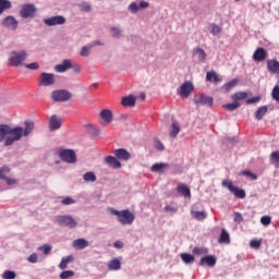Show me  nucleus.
Returning <instances> with one entry per match:
<instances>
[{
  "mask_svg": "<svg viewBox=\"0 0 279 279\" xmlns=\"http://www.w3.org/2000/svg\"><path fill=\"white\" fill-rule=\"evenodd\" d=\"M178 134H180V124L177 121H172L169 130V136L170 138H177Z\"/></svg>",
  "mask_w": 279,
  "mask_h": 279,
  "instance_id": "obj_27",
  "label": "nucleus"
},
{
  "mask_svg": "<svg viewBox=\"0 0 279 279\" xmlns=\"http://www.w3.org/2000/svg\"><path fill=\"white\" fill-rule=\"evenodd\" d=\"M109 271H119L121 269V260L119 258H113L108 263Z\"/></svg>",
  "mask_w": 279,
  "mask_h": 279,
  "instance_id": "obj_29",
  "label": "nucleus"
},
{
  "mask_svg": "<svg viewBox=\"0 0 279 279\" xmlns=\"http://www.w3.org/2000/svg\"><path fill=\"white\" fill-rule=\"evenodd\" d=\"M234 221H235V223H241V221H243V215H241L240 213H235Z\"/></svg>",
  "mask_w": 279,
  "mask_h": 279,
  "instance_id": "obj_59",
  "label": "nucleus"
},
{
  "mask_svg": "<svg viewBox=\"0 0 279 279\" xmlns=\"http://www.w3.org/2000/svg\"><path fill=\"white\" fill-rule=\"evenodd\" d=\"M96 45H101V43L95 41L94 44H90L89 46H84L81 50V56L83 58H87V56L90 53V49H93V47H95Z\"/></svg>",
  "mask_w": 279,
  "mask_h": 279,
  "instance_id": "obj_34",
  "label": "nucleus"
},
{
  "mask_svg": "<svg viewBox=\"0 0 279 279\" xmlns=\"http://www.w3.org/2000/svg\"><path fill=\"white\" fill-rule=\"evenodd\" d=\"M73 68V63H71V60L65 59L63 62L56 66V71L58 73H64L65 71H69V69Z\"/></svg>",
  "mask_w": 279,
  "mask_h": 279,
  "instance_id": "obj_20",
  "label": "nucleus"
},
{
  "mask_svg": "<svg viewBox=\"0 0 279 279\" xmlns=\"http://www.w3.org/2000/svg\"><path fill=\"white\" fill-rule=\"evenodd\" d=\"M3 279H14L16 278V272L12 271V270H5L2 275Z\"/></svg>",
  "mask_w": 279,
  "mask_h": 279,
  "instance_id": "obj_46",
  "label": "nucleus"
},
{
  "mask_svg": "<svg viewBox=\"0 0 279 279\" xmlns=\"http://www.w3.org/2000/svg\"><path fill=\"white\" fill-rule=\"evenodd\" d=\"M111 36H113V38H120L121 37V29H119L118 27H112L111 28Z\"/></svg>",
  "mask_w": 279,
  "mask_h": 279,
  "instance_id": "obj_53",
  "label": "nucleus"
},
{
  "mask_svg": "<svg viewBox=\"0 0 279 279\" xmlns=\"http://www.w3.org/2000/svg\"><path fill=\"white\" fill-rule=\"evenodd\" d=\"M8 173H10V168L9 167H2L0 168V180H4L7 179L8 177Z\"/></svg>",
  "mask_w": 279,
  "mask_h": 279,
  "instance_id": "obj_47",
  "label": "nucleus"
},
{
  "mask_svg": "<svg viewBox=\"0 0 279 279\" xmlns=\"http://www.w3.org/2000/svg\"><path fill=\"white\" fill-rule=\"evenodd\" d=\"M45 25L48 27H53L54 25H64L66 23V17L62 15H56L44 20Z\"/></svg>",
  "mask_w": 279,
  "mask_h": 279,
  "instance_id": "obj_10",
  "label": "nucleus"
},
{
  "mask_svg": "<svg viewBox=\"0 0 279 279\" xmlns=\"http://www.w3.org/2000/svg\"><path fill=\"white\" fill-rule=\"evenodd\" d=\"M109 213L114 215L119 223H121L122 226H132V223H134V214H132V211H130L129 209L119 211L114 208H109Z\"/></svg>",
  "mask_w": 279,
  "mask_h": 279,
  "instance_id": "obj_2",
  "label": "nucleus"
},
{
  "mask_svg": "<svg viewBox=\"0 0 279 279\" xmlns=\"http://www.w3.org/2000/svg\"><path fill=\"white\" fill-rule=\"evenodd\" d=\"M105 161L107 165H109V167H112V169H121V161H119L117 157L107 156Z\"/></svg>",
  "mask_w": 279,
  "mask_h": 279,
  "instance_id": "obj_23",
  "label": "nucleus"
},
{
  "mask_svg": "<svg viewBox=\"0 0 279 279\" xmlns=\"http://www.w3.org/2000/svg\"><path fill=\"white\" fill-rule=\"evenodd\" d=\"M4 181L7 182L8 186H14V184H17L16 179H10L7 177Z\"/></svg>",
  "mask_w": 279,
  "mask_h": 279,
  "instance_id": "obj_58",
  "label": "nucleus"
},
{
  "mask_svg": "<svg viewBox=\"0 0 279 279\" xmlns=\"http://www.w3.org/2000/svg\"><path fill=\"white\" fill-rule=\"evenodd\" d=\"M253 60L255 62H263V60H267V50H265V48H257L253 53Z\"/></svg>",
  "mask_w": 279,
  "mask_h": 279,
  "instance_id": "obj_18",
  "label": "nucleus"
},
{
  "mask_svg": "<svg viewBox=\"0 0 279 279\" xmlns=\"http://www.w3.org/2000/svg\"><path fill=\"white\" fill-rule=\"evenodd\" d=\"M83 180L85 182H97V175H95V172H86L83 175Z\"/></svg>",
  "mask_w": 279,
  "mask_h": 279,
  "instance_id": "obj_39",
  "label": "nucleus"
},
{
  "mask_svg": "<svg viewBox=\"0 0 279 279\" xmlns=\"http://www.w3.org/2000/svg\"><path fill=\"white\" fill-rule=\"evenodd\" d=\"M73 255H68L65 257L61 258V262L59 264V269H61L62 271H64V269H66V267H69V263H73Z\"/></svg>",
  "mask_w": 279,
  "mask_h": 279,
  "instance_id": "obj_30",
  "label": "nucleus"
},
{
  "mask_svg": "<svg viewBox=\"0 0 279 279\" xmlns=\"http://www.w3.org/2000/svg\"><path fill=\"white\" fill-rule=\"evenodd\" d=\"M38 250H39V252H44V254L46 256H48V254H51L52 247L47 245V244H45L44 246H39Z\"/></svg>",
  "mask_w": 279,
  "mask_h": 279,
  "instance_id": "obj_48",
  "label": "nucleus"
},
{
  "mask_svg": "<svg viewBox=\"0 0 279 279\" xmlns=\"http://www.w3.org/2000/svg\"><path fill=\"white\" fill-rule=\"evenodd\" d=\"M180 258L185 263V265L195 263V256L191 253H181Z\"/></svg>",
  "mask_w": 279,
  "mask_h": 279,
  "instance_id": "obj_32",
  "label": "nucleus"
},
{
  "mask_svg": "<svg viewBox=\"0 0 279 279\" xmlns=\"http://www.w3.org/2000/svg\"><path fill=\"white\" fill-rule=\"evenodd\" d=\"M25 128L22 126H10L7 131V138L4 140V147H12L14 143H19L23 136L27 137L32 132H34V122L31 120H26L24 122Z\"/></svg>",
  "mask_w": 279,
  "mask_h": 279,
  "instance_id": "obj_1",
  "label": "nucleus"
},
{
  "mask_svg": "<svg viewBox=\"0 0 279 279\" xmlns=\"http://www.w3.org/2000/svg\"><path fill=\"white\" fill-rule=\"evenodd\" d=\"M145 8H149V2L141 1V10H145Z\"/></svg>",
  "mask_w": 279,
  "mask_h": 279,
  "instance_id": "obj_64",
  "label": "nucleus"
},
{
  "mask_svg": "<svg viewBox=\"0 0 279 279\" xmlns=\"http://www.w3.org/2000/svg\"><path fill=\"white\" fill-rule=\"evenodd\" d=\"M28 263H38V254L33 253L27 258Z\"/></svg>",
  "mask_w": 279,
  "mask_h": 279,
  "instance_id": "obj_56",
  "label": "nucleus"
},
{
  "mask_svg": "<svg viewBox=\"0 0 279 279\" xmlns=\"http://www.w3.org/2000/svg\"><path fill=\"white\" fill-rule=\"evenodd\" d=\"M25 66L26 69H31V71H38V69H40L38 62L28 63Z\"/></svg>",
  "mask_w": 279,
  "mask_h": 279,
  "instance_id": "obj_50",
  "label": "nucleus"
},
{
  "mask_svg": "<svg viewBox=\"0 0 279 279\" xmlns=\"http://www.w3.org/2000/svg\"><path fill=\"white\" fill-rule=\"evenodd\" d=\"M27 60V52L25 50H22L20 52L13 51L10 54L9 58V64L10 66H21L23 65V62Z\"/></svg>",
  "mask_w": 279,
  "mask_h": 279,
  "instance_id": "obj_3",
  "label": "nucleus"
},
{
  "mask_svg": "<svg viewBox=\"0 0 279 279\" xmlns=\"http://www.w3.org/2000/svg\"><path fill=\"white\" fill-rule=\"evenodd\" d=\"M177 192L179 193V195H182L185 198L186 197L191 198V189H189L187 185L184 183H180L177 186Z\"/></svg>",
  "mask_w": 279,
  "mask_h": 279,
  "instance_id": "obj_22",
  "label": "nucleus"
},
{
  "mask_svg": "<svg viewBox=\"0 0 279 279\" xmlns=\"http://www.w3.org/2000/svg\"><path fill=\"white\" fill-rule=\"evenodd\" d=\"M61 204H63V206H71V204H75V199L68 196L61 201Z\"/></svg>",
  "mask_w": 279,
  "mask_h": 279,
  "instance_id": "obj_49",
  "label": "nucleus"
},
{
  "mask_svg": "<svg viewBox=\"0 0 279 279\" xmlns=\"http://www.w3.org/2000/svg\"><path fill=\"white\" fill-rule=\"evenodd\" d=\"M260 223H262L263 226H269V225L271 223V217H269V216H263V217L260 218Z\"/></svg>",
  "mask_w": 279,
  "mask_h": 279,
  "instance_id": "obj_51",
  "label": "nucleus"
},
{
  "mask_svg": "<svg viewBox=\"0 0 279 279\" xmlns=\"http://www.w3.org/2000/svg\"><path fill=\"white\" fill-rule=\"evenodd\" d=\"M267 69L269 73H274L279 75V61L278 60H268L267 61Z\"/></svg>",
  "mask_w": 279,
  "mask_h": 279,
  "instance_id": "obj_21",
  "label": "nucleus"
},
{
  "mask_svg": "<svg viewBox=\"0 0 279 279\" xmlns=\"http://www.w3.org/2000/svg\"><path fill=\"white\" fill-rule=\"evenodd\" d=\"M1 24L2 27H8L9 29H13V32L19 29V21H16V19L12 15L4 17Z\"/></svg>",
  "mask_w": 279,
  "mask_h": 279,
  "instance_id": "obj_12",
  "label": "nucleus"
},
{
  "mask_svg": "<svg viewBox=\"0 0 279 279\" xmlns=\"http://www.w3.org/2000/svg\"><path fill=\"white\" fill-rule=\"evenodd\" d=\"M193 101L196 106H213L214 99L210 96L204 94H196L193 98Z\"/></svg>",
  "mask_w": 279,
  "mask_h": 279,
  "instance_id": "obj_9",
  "label": "nucleus"
},
{
  "mask_svg": "<svg viewBox=\"0 0 279 279\" xmlns=\"http://www.w3.org/2000/svg\"><path fill=\"white\" fill-rule=\"evenodd\" d=\"M120 104L123 106V108H134V106H136V96H124L122 97Z\"/></svg>",
  "mask_w": 279,
  "mask_h": 279,
  "instance_id": "obj_15",
  "label": "nucleus"
},
{
  "mask_svg": "<svg viewBox=\"0 0 279 279\" xmlns=\"http://www.w3.org/2000/svg\"><path fill=\"white\" fill-rule=\"evenodd\" d=\"M113 154L118 160L128 161L130 158H132V155L130 151L125 150V148H118L113 151Z\"/></svg>",
  "mask_w": 279,
  "mask_h": 279,
  "instance_id": "obj_16",
  "label": "nucleus"
},
{
  "mask_svg": "<svg viewBox=\"0 0 279 279\" xmlns=\"http://www.w3.org/2000/svg\"><path fill=\"white\" fill-rule=\"evenodd\" d=\"M218 242L225 245H230V233H228V230L226 229L221 230Z\"/></svg>",
  "mask_w": 279,
  "mask_h": 279,
  "instance_id": "obj_31",
  "label": "nucleus"
},
{
  "mask_svg": "<svg viewBox=\"0 0 279 279\" xmlns=\"http://www.w3.org/2000/svg\"><path fill=\"white\" fill-rule=\"evenodd\" d=\"M82 8H83V11H84V12H90V10L93 9V8L90 7V4H88L87 2H84V3L82 4Z\"/></svg>",
  "mask_w": 279,
  "mask_h": 279,
  "instance_id": "obj_62",
  "label": "nucleus"
},
{
  "mask_svg": "<svg viewBox=\"0 0 279 279\" xmlns=\"http://www.w3.org/2000/svg\"><path fill=\"white\" fill-rule=\"evenodd\" d=\"M56 221L58 226H61L63 228H70L73 230L74 228H77V220L73 218V216L63 215V216H57Z\"/></svg>",
  "mask_w": 279,
  "mask_h": 279,
  "instance_id": "obj_5",
  "label": "nucleus"
},
{
  "mask_svg": "<svg viewBox=\"0 0 279 279\" xmlns=\"http://www.w3.org/2000/svg\"><path fill=\"white\" fill-rule=\"evenodd\" d=\"M221 184L223 189H228V191H230V193H232V195L238 199H245V190L234 186L231 180H223Z\"/></svg>",
  "mask_w": 279,
  "mask_h": 279,
  "instance_id": "obj_4",
  "label": "nucleus"
},
{
  "mask_svg": "<svg viewBox=\"0 0 279 279\" xmlns=\"http://www.w3.org/2000/svg\"><path fill=\"white\" fill-rule=\"evenodd\" d=\"M52 84H56L54 75L51 73H41L39 86H52Z\"/></svg>",
  "mask_w": 279,
  "mask_h": 279,
  "instance_id": "obj_13",
  "label": "nucleus"
},
{
  "mask_svg": "<svg viewBox=\"0 0 279 279\" xmlns=\"http://www.w3.org/2000/svg\"><path fill=\"white\" fill-rule=\"evenodd\" d=\"M210 27H211L210 33L213 34V36H219V34H221V27L219 25L211 24Z\"/></svg>",
  "mask_w": 279,
  "mask_h": 279,
  "instance_id": "obj_44",
  "label": "nucleus"
},
{
  "mask_svg": "<svg viewBox=\"0 0 279 279\" xmlns=\"http://www.w3.org/2000/svg\"><path fill=\"white\" fill-rule=\"evenodd\" d=\"M270 165H274L276 169H279V151H272L270 154Z\"/></svg>",
  "mask_w": 279,
  "mask_h": 279,
  "instance_id": "obj_37",
  "label": "nucleus"
},
{
  "mask_svg": "<svg viewBox=\"0 0 279 279\" xmlns=\"http://www.w3.org/2000/svg\"><path fill=\"white\" fill-rule=\"evenodd\" d=\"M191 215L193 219H196V221H204L208 217V214H206L204 210L199 211V210L191 209Z\"/></svg>",
  "mask_w": 279,
  "mask_h": 279,
  "instance_id": "obj_25",
  "label": "nucleus"
},
{
  "mask_svg": "<svg viewBox=\"0 0 279 279\" xmlns=\"http://www.w3.org/2000/svg\"><path fill=\"white\" fill-rule=\"evenodd\" d=\"M193 57L198 60V62H206V51L202 48H195L193 50Z\"/></svg>",
  "mask_w": 279,
  "mask_h": 279,
  "instance_id": "obj_26",
  "label": "nucleus"
},
{
  "mask_svg": "<svg viewBox=\"0 0 279 279\" xmlns=\"http://www.w3.org/2000/svg\"><path fill=\"white\" fill-rule=\"evenodd\" d=\"M100 117L106 123H112V111L110 109H102L100 111Z\"/></svg>",
  "mask_w": 279,
  "mask_h": 279,
  "instance_id": "obj_28",
  "label": "nucleus"
},
{
  "mask_svg": "<svg viewBox=\"0 0 279 279\" xmlns=\"http://www.w3.org/2000/svg\"><path fill=\"white\" fill-rule=\"evenodd\" d=\"M155 148L157 149V151H165V145L158 140L155 141Z\"/></svg>",
  "mask_w": 279,
  "mask_h": 279,
  "instance_id": "obj_54",
  "label": "nucleus"
},
{
  "mask_svg": "<svg viewBox=\"0 0 279 279\" xmlns=\"http://www.w3.org/2000/svg\"><path fill=\"white\" fill-rule=\"evenodd\" d=\"M123 246H124V244L122 241H116L113 243V247H117V250H123Z\"/></svg>",
  "mask_w": 279,
  "mask_h": 279,
  "instance_id": "obj_61",
  "label": "nucleus"
},
{
  "mask_svg": "<svg viewBox=\"0 0 279 279\" xmlns=\"http://www.w3.org/2000/svg\"><path fill=\"white\" fill-rule=\"evenodd\" d=\"M129 10L132 12V14H136L138 12V4L136 2H133L129 5Z\"/></svg>",
  "mask_w": 279,
  "mask_h": 279,
  "instance_id": "obj_55",
  "label": "nucleus"
},
{
  "mask_svg": "<svg viewBox=\"0 0 279 279\" xmlns=\"http://www.w3.org/2000/svg\"><path fill=\"white\" fill-rule=\"evenodd\" d=\"M267 106H262L259 107L256 112H255V119L256 121H260L263 119V117H265L267 114Z\"/></svg>",
  "mask_w": 279,
  "mask_h": 279,
  "instance_id": "obj_33",
  "label": "nucleus"
},
{
  "mask_svg": "<svg viewBox=\"0 0 279 279\" xmlns=\"http://www.w3.org/2000/svg\"><path fill=\"white\" fill-rule=\"evenodd\" d=\"M241 175H244L245 178H250L251 180H258V175L252 173V171L250 170L242 171Z\"/></svg>",
  "mask_w": 279,
  "mask_h": 279,
  "instance_id": "obj_45",
  "label": "nucleus"
},
{
  "mask_svg": "<svg viewBox=\"0 0 279 279\" xmlns=\"http://www.w3.org/2000/svg\"><path fill=\"white\" fill-rule=\"evenodd\" d=\"M238 82L239 81L236 78L229 81L227 84H225V90H227V93H230V90L233 89L234 86H236Z\"/></svg>",
  "mask_w": 279,
  "mask_h": 279,
  "instance_id": "obj_43",
  "label": "nucleus"
},
{
  "mask_svg": "<svg viewBox=\"0 0 279 279\" xmlns=\"http://www.w3.org/2000/svg\"><path fill=\"white\" fill-rule=\"evenodd\" d=\"M233 101H239L241 99H247V93L245 92H238L232 95Z\"/></svg>",
  "mask_w": 279,
  "mask_h": 279,
  "instance_id": "obj_41",
  "label": "nucleus"
},
{
  "mask_svg": "<svg viewBox=\"0 0 279 279\" xmlns=\"http://www.w3.org/2000/svg\"><path fill=\"white\" fill-rule=\"evenodd\" d=\"M8 124H0V143H3L8 138Z\"/></svg>",
  "mask_w": 279,
  "mask_h": 279,
  "instance_id": "obj_36",
  "label": "nucleus"
},
{
  "mask_svg": "<svg viewBox=\"0 0 279 279\" xmlns=\"http://www.w3.org/2000/svg\"><path fill=\"white\" fill-rule=\"evenodd\" d=\"M88 245L89 243L86 241V239H77L72 242V247L75 250H86Z\"/></svg>",
  "mask_w": 279,
  "mask_h": 279,
  "instance_id": "obj_24",
  "label": "nucleus"
},
{
  "mask_svg": "<svg viewBox=\"0 0 279 279\" xmlns=\"http://www.w3.org/2000/svg\"><path fill=\"white\" fill-rule=\"evenodd\" d=\"M167 169H169V163L157 162L151 166L150 171H153V173H165Z\"/></svg>",
  "mask_w": 279,
  "mask_h": 279,
  "instance_id": "obj_19",
  "label": "nucleus"
},
{
  "mask_svg": "<svg viewBox=\"0 0 279 279\" xmlns=\"http://www.w3.org/2000/svg\"><path fill=\"white\" fill-rule=\"evenodd\" d=\"M198 265L199 267H204V265H207V267H215V265H217V258L213 255H206L201 258Z\"/></svg>",
  "mask_w": 279,
  "mask_h": 279,
  "instance_id": "obj_14",
  "label": "nucleus"
},
{
  "mask_svg": "<svg viewBox=\"0 0 279 279\" xmlns=\"http://www.w3.org/2000/svg\"><path fill=\"white\" fill-rule=\"evenodd\" d=\"M207 251L204 248L195 247L193 254H205Z\"/></svg>",
  "mask_w": 279,
  "mask_h": 279,
  "instance_id": "obj_63",
  "label": "nucleus"
},
{
  "mask_svg": "<svg viewBox=\"0 0 279 279\" xmlns=\"http://www.w3.org/2000/svg\"><path fill=\"white\" fill-rule=\"evenodd\" d=\"M206 80L207 82H215L216 84L217 82H221V77H219L215 71L207 72Z\"/></svg>",
  "mask_w": 279,
  "mask_h": 279,
  "instance_id": "obj_35",
  "label": "nucleus"
},
{
  "mask_svg": "<svg viewBox=\"0 0 279 279\" xmlns=\"http://www.w3.org/2000/svg\"><path fill=\"white\" fill-rule=\"evenodd\" d=\"M258 101H260L259 97H253V98L246 99V104H248V105H251V104H258Z\"/></svg>",
  "mask_w": 279,
  "mask_h": 279,
  "instance_id": "obj_60",
  "label": "nucleus"
},
{
  "mask_svg": "<svg viewBox=\"0 0 279 279\" xmlns=\"http://www.w3.org/2000/svg\"><path fill=\"white\" fill-rule=\"evenodd\" d=\"M20 14L22 19H31L36 14V7L34 4H24Z\"/></svg>",
  "mask_w": 279,
  "mask_h": 279,
  "instance_id": "obj_11",
  "label": "nucleus"
},
{
  "mask_svg": "<svg viewBox=\"0 0 279 279\" xmlns=\"http://www.w3.org/2000/svg\"><path fill=\"white\" fill-rule=\"evenodd\" d=\"M49 128L51 132H56V130H60L62 128V119L58 118V116H51L49 120Z\"/></svg>",
  "mask_w": 279,
  "mask_h": 279,
  "instance_id": "obj_17",
  "label": "nucleus"
},
{
  "mask_svg": "<svg viewBox=\"0 0 279 279\" xmlns=\"http://www.w3.org/2000/svg\"><path fill=\"white\" fill-rule=\"evenodd\" d=\"M10 8H12L10 0H0V14L5 12V10H10Z\"/></svg>",
  "mask_w": 279,
  "mask_h": 279,
  "instance_id": "obj_38",
  "label": "nucleus"
},
{
  "mask_svg": "<svg viewBox=\"0 0 279 279\" xmlns=\"http://www.w3.org/2000/svg\"><path fill=\"white\" fill-rule=\"evenodd\" d=\"M195 90V86L190 81H185L178 89L177 93L182 97L183 99H186Z\"/></svg>",
  "mask_w": 279,
  "mask_h": 279,
  "instance_id": "obj_8",
  "label": "nucleus"
},
{
  "mask_svg": "<svg viewBox=\"0 0 279 279\" xmlns=\"http://www.w3.org/2000/svg\"><path fill=\"white\" fill-rule=\"evenodd\" d=\"M260 240H251L250 245L253 250H258L260 248Z\"/></svg>",
  "mask_w": 279,
  "mask_h": 279,
  "instance_id": "obj_52",
  "label": "nucleus"
},
{
  "mask_svg": "<svg viewBox=\"0 0 279 279\" xmlns=\"http://www.w3.org/2000/svg\"><path fill=\"white\" fill-rule=\"evenodd\" d=\"M71 97H73V95H71V92L65 90V89L54 90L51 94L52 100L59 101V102L69 101V99H71Z\"/></svg>",
  "mask_w": 279,
  "mask_h": 279,
  "instance_id": "obj_7",
  "label": "nucleus"
},
{
  "mask_svg": "<svg viewBox=\"0 0 279 279\" xmlns=\"http://www.w3.org/2000/svg\"><path fill=\"white\" fill-rule=\"evenodd\" d=\"M73 276H75V271H73V270H63L59 275V278H61V279H69V278H73Z\"/></svg>",
  "mask_w": 279,
  "mask_h": 279,
  "instance_id": "obj_42",
  "label": "nucleus"
},
{
  "mask_svg": "<svg viewBox=\"0 0 279 279\" xmlns=\"http://www.w3.org/2000/svg\"><path fill=\"white\" fill-rule=\"evenodd\" d=\"M59 157L63 162H68L69 165H75V162H77V155L73 149H61Z\"/></svg>",
  "mask_w": 279,
  "mask_h": 279,
  "instance_id": "obj_6",
  "label": "nucleus"
},
{
  "mask_svg": "<svg viewBox=\"0 0 279 279\" xmlns=\"http://www.w3.org/2000/svg\"><path fill=\"white\" fill-rule=\"evenodd\" d=\"M240 107L241 104H239L236 100H233V102L223 106V108H226V110H229V112H233V110H236V108Z\"/></svg>",
  "mask_w": 279,
  "mask_h": 279,
  "instance_id": "obj_40",
  "label": "nucleus"
},
{
  "mask_svg": "<svg viewBox=\"0 0 279 279\" xmlns=\"http://www.w3.org/2000/svg\"><path fill=\"white\" fill-rule=\"evenodd\" d=\"M272 98L276 99V101H279V86H275L272 89Z\"/></svg>",
  "mask_w": 279,
  "mask_h": 279,
  "instance_id": "obj_57",
  "label": "nucleus"
}]
</instances>
